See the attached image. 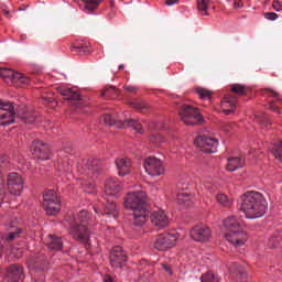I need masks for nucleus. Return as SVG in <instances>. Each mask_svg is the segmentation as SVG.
I'll return each mask as SVG.
<instances>
[{
    "mask_svg": "<svg viewBox=\"0 0 282 282\" xmlns=\"http://www.w3.org/2000/svg\"><path fill=\"white\" fill-rule=\"evenodd\" d=\"M216 200L218 202V204H220V206H224V208H230V206H232V202L228 199V196H226L225 194H217Z\"/></svg>",
    "mask_w": 282,
    "mask_h": 282,
    "instance_id": "nucleus-36",
    "label": "nucleus"
},
{
    "mask_svg": "<svg viewBox=\"0 0 282 282\" xmlns=\"http://www.w3.org/2000/svg\"><path fill=\"white\" fill-rule=\"evenodd\" d=\"M116 165L120 177H124L126 175H129V173H131L132 163L129 159H117Z\"/></svg>",
    "mask_w": 282,
    "mask_h": 282,
    "instance_id": "nucleus-23",
    "label": "nucleus"
},
{
    "mask_svg": "<svg viewBox=\"0 0 282 282\" xmlns=\"http://www.w3.org/2000/svg\"><path fill=\"white\" fill-rule=\"evenodd\" d=\"M4 14H7V17H10V11H4Z\"/></svg>",
    "mask_w": 282,
    "mask_h": 282,
    "instance_id": "nucleus-61",
    "label": "nucleus"
},
{
    "mask_svg": "<svg viewBox=\"0 0 282 282\" xmlns=\"http://www.w3.org/2000/svg\"><path fill=\"white\" fill-rule=\"evenodd\" d=\"M7 186L11 195H21L23 193V177L19 173L9 174Z\"/></svg>",
    "mask_w": 282,
    "mask_h": 282,
    "instance_id": "nucleus-13",
    "label": "nucleus"
},
{
    "mask_svg": "<svg viewBox=\"0 0 282 282\" xmlns=\"http://www.w3.org/2000/svg\"><path fill=\"white\" fill-rule=\"evenodd\" d=\"M272 8L276 12H281V10H282V0H274L273 3H272Z\"/></svg>",
    "mask_w": 282,
    "mask_h": 282,
    "instance_id": "nucleus-44",
    "label": "nucleus"
},
{
    "mask_svg": "<svg viewBox=\"0 0 282 282\" xmlns=\"http://www.w3.org/2000/svg\"><path fill=\"white\" fill-rule=\"evenodd\" d=\"M245 166H246V158L234 156L228 159L226 170L232 173L239 169H243Z\"/></svg>",
    "mask_w": 282,
    "mask_h": 282,
    "instance_id": "nucleus-22",
    "label": "nucleus"
},
{
    "mask_svg": "<svg viewBox=\"0 0 282 282\" xmlns=\"http://www.w3.org/2000/svg\"><path fill=\"white\" fill-rule=\"evenodd\" d=\"M268 91H271V93L273 94V97H274V98H276V96H279V93H274V91H272V90H270V89H268Z\"/></svg>",
    "mask_w": 282,
    "mask_h": 282,
    "instance_id": "nucleus-58",
    "label": "nucleus"
},
{
    "mask_svg": "<svg viewBox=\"0 0 282 282\" xmlns=\"http://www.w3.org/2000/svg\"><path fill=\"white\" fill-rule=\"evenodd\" d=\"M223 113H225V116H230V113H235V108H230V109H223Z\"/></svg>",
    "mask_w": 282,
    "mask_h": 282,
    "instance_id": "nucleus-49",
    "label": "nucleus"
},
{
    "mask_svg": "<svg viewBox=\"0 0 282 282\" xmlns=\"http://www.w3.org/2000/svg\"><path fill=\"white\" fill-rule=\"evenodd\" d=\"M47 265H50L47 258L41 253L30 258L29 260V268L34 272H45V270H47Z\"/></svg>",
    "mask_w": 282,
    "mask_h": 282,
    "instance_id": "nucleus-18",
    "label": "nucleus"
},
{
    "mask_svg": "<svg viewBox=\"0 0 282 282\" xmlns=\"http://www.w3.org/2000/svg\"><path fill=\"white\" fill-rule=\"evenodd\" d=\"M31 153L36 158V160H50L52 151L50 145L41 140H34L31 144Z\"/></svg>",
    "mask_w": 282,
    "mask_h": 282,
    "instance_id": "nucleus-9",
    "label": "nucleus"
},
{
    "mask_svg": "<svg viewBox=\"0 0 282 282\" xmlns=\"http://www.w3.org/2000/svg\"><path fill=\"white\" fill-rule=\"evenodd\" d=\"M6 169H10V158L8 155L0 154V171L3 173Z\"/></svg>",
    "mask_w": 282,
    "mask_h": 282,
    "instance_id": "nucleus-39",
    "label": "nucleus"
},
{
    "mask_svg": "<svg viewBox=\"0 0 282 282\" xmlns=\"http://www.w3.org/2000/svg\"><path fill=\"white\" fill-rule=\"evenodd\" d=\"M143 166L149 175L152 177H158L160 175H164V165H162V161L154 156L148 158Z\"/></svg>",
    "mask_w": 282,
    "mask_h": 282,
    "instance_id": "nucleus-11",
    "label": "nucleus"
},
{
    "mask_svg": "<svg viewBox=\"0 0 282 282\" xmlns=\"http://www.w3.org/2000/svg\"><path fill=\"white\" fill-rule=\"evenodd\" d=\"M68 223V232L73 237L75 241L79 243H88L91 231H89V227L84 224H78V220L74 218H67Z\"/></svg>",
    "mask_w": 282,
    "mask_h": 282,
    "instance_id": "nucleus-5",
    "label": "nucleus"
},
{
    "mask_svg": "<svg viewBox=\"0 0 282 282\" xmlns=\"http://www.w3.org/2000/svg\"><path fill=\"white\" fill-rule=\"evenodd\" d=\"M200 281L202 282H219V279L215 276V273L209 271L202 275Z\"/></svg>",
    "mask_w": 282,
    "mask_h": 282,
    "instance_id": "nucleus-40",
    "label": "nucleus"
},
{
    "mask_svg": "<svg viewBox=\"0 0 282 282\" xmlns=\"http://www.w3.org/2000/svg\"><path fill=\"white\" fill-rule=\"evenodd\" d=\"M196 94H198L202 100H210V98L213 97V93L206 88H197Z\"/></svg>",
    "mask_w": 282,
    "mask_h": 282,
    "instance_id": "nucleus-38",
    "label": "nucleus"
},
{
    "mask_svg": "<svg viewBox=\"0 0 282 282\" xmlns=\"http://www.w3.org/2000/svg\"><path fill=\"white\" fill-rule=\"evenodd\" d=\"M46 246L48 250H63V239L55 235H48Z\"/></svg>",
    "mask_w": 282,
    "mask_h": 282,
    "instance_id": "nucleus-26",
    "label": "nucleus"
},
{
    "mask_svg": "<svg viewBox=\"0 0 282 282\" xmlns=\"http://www.w3.org/2000/svg\"><path fill=\"white\" fill-rule=\"evenodd\" d=\"M147 204H149V196L147 192H131L124 198L123 206L128 208V210H132L133 224L134 226L142 227L147 224Z\"/></svg>",
    "mask_w": 282,
    "mask_h": 282,
    "instance_id": "nucleus-1",
    "label": "nucleus"
},
{
    "mask_svg": "<svg viewBox=\"0 0 282 282\" xmlns=\"http://www.w3.org/2000/svg\"><path fill=\"white\" fill-rule=\"evenodd\" d=\"M88 171L93 177H98V175H102L105 169L102 165L98 164V161L94 160L90 162V164H88Z\"/></svg>",
    "mask_w": 282,
    "mask_h": 282,
    "instance_id": "nucleus-28",
    "label": "nucleus"
},
{
    "mask_svg": "<svg viewBox=\"0 0 282 282\" xmlns=\"http://www.w3.org/2000/svg\"><path fill=\"white\" fill-rule=\"evenodd\" d=\"M272 111H276V113H281V109L276 106H271Z\"/></svg>",
    "mask_w": 282,
    "mask_h": 282,
    "instance_id": "nucleus-56",
    "label": "nucleus"
},
{
    "mask_svg": "<svg viewBox=\"0 0 282 282\" xmlns=\"http://www.w3.org/2000/svg\"><path fill=\"white\" fill-rule=\"evenodd\" d=\"M256 120H258L259 124H261L262 127H268V124H272V120H270V118H268V116L263 115L262 117H260L259 115L254 116Z\"/></svg>",
    "mask_w": 282,
    "mask_h": 282,
    "instance_id": "nucleus-42",
    "label": "nucleus"
},
{
    "mask_svg": "<svg viewBox=\"0 0 282 282\" xmlns=\"http://www.w3.org/2000/svg\"><path fill=\"white\" fill-rule=\"evenodd\" d=\"M104 215H109L110 217H118V206L113 200H107L104 208Z\"/></svg>",
    "mask_w": 282,
    "mask_h": 282,
    "instance_id": "nucleus-29",
    "label": "nucleus"
},
{
    "mask_svg": "<svg viewBox=\"0 0 282 282\" xmlns=\"http://www.w3.org/2000/svg\"><path fill=\"white\" fill-rule=\"evenodd\" d=\"M126 91H128L129 94L137 91L138 88L133 87V86H124Z\"/></svg>",
    "mask_w": 282,
    "mask_h": 282,
    "instance_id": "nucleus-51",
    "label": "nucleus"
},
{
    "mask_svg": "<svg viewBox=\"0 0 282 282\" xmlns=\"http://www.w3.org/2000/svg\"><path fill=\"white\" fill-rule=\"evenodd\" d=\"M197 10L203 17H208V4L210 0H196Z\"/></svg>",
    "mask_w": 282,
    "mask_h": 282,
    "instance_id": "nucleus-35",
    "label": "nucleus"
},
{
    "mask_svg": "<svg viewBox=\"0 0 282 282\" xmlns=\"http://www.w3.org/2000/svg\"><path fill=\"white\" fill-rule=\"evenodd\" d=\"M238 99L232 95H226L221 100L223 109H228V107L235 108L237 107Z\"/></svg>",
    "mask_w": 282,
    "mask_h": 282,
    "instance_id": "nucleus-31",
    "label": "nucleus"
},
{
    "mask_svg": "<svg viewBox=\"0 0 282 282\" xmlns=\"http://www.w3.org/2000/svg\"><path fill=\"white\" fill-rule=\"evenodd\" d=\"M120 95V91L115 86H107L105 90L101 93L102 98L116 99Z\"/></svg>",
    "mask_w": 282,
    "mask_h": 282,
    "instance_id": "nucleus-30",
    "label": "nucleus"
},
{
    "mask_svg": "<svg viewBox=\"0 0 282 282\" xmlns=\"http://www.w3.org/2000/svg\"><path fill=\"white\" fill-rule=\"evenodd\" d=\"M3 172L0 171V191H3V184H6V180L3 178Z\"/></svg>",
    "mask_w": 282,
    "mask_h": 282,
    "instance_id": "nucleus-50",
    "label": "nucleus"
},
{
    "mask_svg": "<svg viewBox=\"0 0 282 282\" xmlns=\"http://www.w3.org/2000/svg\"><path fill=\"white\" fill-rule=\"evenodd\" d=\"M276 246H279V240H276V238H271L270 248H276Z\"/></svg>",
    "mask_w": 282,
    "mask_h": 282,
    "instance_id": "nucleus-48",
    "label": "nucleus"
},
{
    "mask_svg": "<svg viewBox=\"0 0 282 282\" xmlns=\"http://www.w3.org/2000/svg\"><path fill=\"white\" fill-rule=\"evenodd\" d=\"M161 265H162L163 270H165V272H167L170 274V276L173 275V270H172L171 264L162 263Z\"/></svg>",
    "mask_w": 282,
    "mask_h": 282,
    "instance_id": "nucleus-46",
    "label": "nucleus"
},
{
    "mask_svg": "<svg viewBox=\"0 0 282 282\" xmlns=\"http://www.w3.org/2000/svg\"><path fill=\"white\" fill-rule=\"evenodd\" d=\"M131 107L133 109H137V111H140V113H149V105H147V102H144V101L132 102Z\"/></svg>",
    "mask_w": 282,
    "mask_h": 282,
    "instance_id": "nucleus-37",
    "label": "nucleus"
},
{
    "mask_svg": "<svg viewBox=\"0 0 282 282\" xmlns=\"http://www.w3.org/2000/svg\"><path fill=\"white\" fill-rule=\"evenodd\" d=\"M106 195L109 197H113V195H118L122 191V183L118 181L116 177H110L105 183Z\"/></svg>",
    "mask_w": 282,
    "mask_h": 282,
    "instance_id": "nucleus-21",
    "label": "nucleus"
},
{
    "mask_svg": "<svg viewBox=\"0 0 282 282\" xmlns=\"http://www.w3.org/2000/svg\"><path fill=\"white\" fill-rule=\"evenodd\" d=\"M150 221L155 228H166L169 226V216L162 210L150 215Z\"/></svg>",
    "mask_w": 282,
    "mask_h": 282,
    "instance_id": "nucleus-19",
    "label": "nucleus"
},
{
    "mask_svg": "<svg viewBox=\"0 0 282 282\" xmlns=\"http://www.w3.org/2000/svg\"><path fill=\"white\" fill-rule=\"evenodd\" d=\"M161 140H162V135H160V134L156 137L155 135L151 137V142H161Z\"/></svg>",
    "mask_w": 282,
    "mask_h": 282,
    "instance_id": "nucleus-52",
    "label": "nucleus"
},
{
    "mask_svg": "<svg viewBox=\"0 0 282 282\" xmlns=\"http://www.w3.org/2000/svg\"><path fill=\"white\" fill-rule=\"evenodd\" d=\"M175 241H177V238L175 237V235H171L166 232L161 234L154 240V248L160 252H164L170 248H173V246H175Z\"/></svg>",
    "mask_w": 282,
    "mask_h": 282,
    "instance_id": "nucleus-12",
    "label": "nucleus"
},
{
    "mask_svg": "<svg viewBox=\"0 0 282 282\" xmlns=\"http://www.w3.org/2000/svg\"><path fill=\"white\" fill-rule=\"evenodd\" d=\"M264 17L269 20V21H276V19H279V14L274 13V12H267L264 13Z\"/></svg>",
    "mask_w": 282,
    "mask_h": 282,
    "instance_id": "nucleus-45",
    "label": "nucleus"
},
{
    "mask_svg": "<svg viewBox=\"0 0 282 282\" xmlns=\"http://www.w3.org/2000/svg\"><path fill=\"white\" fill-rule=\"evenodd\" d=\"M42 206L50 217H54L61 213V208L63 205L61 204V198H58V194L54 189H47L43 194Z\"/></svg>",
    "mask_w": 282,
    "mask_h": 282,
    "instance_id": "nucleus-6",
    "label": "nucleus"
},
{
    "mask_svg": "<svg viewBox=\"0 0 282 282\" xmlns=\"http://www.w3.org/2000/svg\"><path fill=\"white\" fill-rule=\"evenodd\" d=\"M160 124H161V127H160ZM149 129H152L154 131H162V129H164V123H159L158 124L155 121H151L149 123Z\"/></svg>",
    "mask_w": 282,
    "mask_h": 282,
    "instance_id": "nucleus-43",
    "label": "nucleus"
},
{
    "mask_svg": "<svg viewBox=\"0 0 282 282\" xmlns=\"http://www.w3.org/2000/svg\"><path fill=\"white\" fill-rule=\"evenodd\" d=\"M0 76L4 80H11L12 83H20L21 85H30L31 79L21 73H17L10 68H0Z\"/></svg>",
    "mask_w": 282,
    "mask_h": 282,
    "instance_id": "nucleus-14",
    "label": "nucleus"
},
{
    "mask_svg": "<svg viewBox=\"0 0 282 282\" xmlns=\"http://www.w3.org/2000/svg\"><path fill=\"white\" fill-rule=\"evenodd\" d=\"M238 228H241V223L235 216L224 220V232H235Z\"/></svg>",
    "mask_w": 282,
    "mask_h": 282,
    "instance_id": "nucleus-25",
    "label": "nucleus"
},
{
    "mask_svg": "<svg viewBox=\"0 0 282 282\" xmlns=\"http://www.w3.org/2000/svg\"><path fill=\"white\" fill-rule=\"evenodd\" d=\"M270 151L272 155L275 158V160L282 162V140L278 139L273 141Z\"/></svg>",
    "mask_w": 282,
    "mask_h": 282,
    "instance_id": "nucleus-27",
    "label": "nucleus"
},
{
    "mask_svg": "<svg viewBox=\"0 0 282 282\" xmlns=\"http://www.w3.org/2000/svg\"><path fill=\"white\" fill-rule=\"evenodd\" d=\"M95 213H98V209H97V208H95Z\"/></svg>",
    "mask_w": 282,
    "mask_h": 282,
    "instance_id": "nucleus-63",
    "label": "nucleus"
},
{
    "mask_svg": "<svg viewBox=\"0 0 282 282\" xmlns=\"http://www.w3.org/2000/svg\"><path fill=\"white\" fill-rule=\"evenodd\" d=\"M68 219H75L78 224H83L84 226H94V223L89 217V212L85 209L80 210L77 215L69 216Z\"/></svg>",
    "mask_w": 282,
    "mask_h": 282,
    "instance_id": "nucleus-24",
    "label": "nucleus"
},
{
    "mask_svg": "<svg viewBox=\"0 0 282 282\" xmlns=\"http://www.w3.org/2000/svg\"><path fill=\"white\" fill-rule=\"evenodd\" d=\"M104 282H113V278H111V275H107V279H105Z\"/></svg>",
    "mask_w": 282,
    "mask_h": 282,
    "instance_id": "nucleus-57",
    "label": "nucleus"
},
{
    "mask_svg": "<svg viewBox=\"0 0 282 282\" xmlns=\"http://www.w3.org/2000/svg\"><path fill=\"white\" fill-rule=\"evenodd\" d=\"M1 252H3V247H0V257H1Z\"/></svg>",
    "mask_w": 282,
    "mask_h": 282,
    "instance_id": "nucleus-62",
    "label": "nucleus"
},
{
    "mask_svg": "<svg viewBox=\"0 0 282 282\" xmlns=\"http://www.w3.org/2000/svg\"><path fill=\"white\" fill-rule=\"evenodd\" d=\"M64 100H80V94L72 90V88H67L61 91Z\"/></svg>",
    "mask_w": 282,
    "mask_h": 282,
    "instance_id": "nucleus-32",
    "label": "nucleus"
},
{
    "mask_svg": "<svg viewBox=\"0 0 282 282\" xmlns=\"http://www.w3.org/2000/svg\"><path fill=\"white\" fill-rule=\"evenodd\" d=\"M213 235V231L206 225H196L191 230V237L194 241H208Z\"/></svg>",
    "mask_w": 282,
    "mask_h": 282,
    "instance_id": "nucleus-16",
    "label": "nucleus"
},
{
    "mask_svg": "<svg viewBox=\"0 0 282 282\" xmlns=\"http://www.w3.org/2000/svg\"><path fill=\"white\" fill-rule=\"evenodd\" d=\"M231 91L234 94H238V96H246V86L243 85H239V84H235L231 87Z\"/></svg>",
    "mask_w": 282,
    "mask_h": 282,
    "instance_id": "nucleus-41",
    "label": "nucleus"
},
{
    "mask_svg": "<svg viewBox=\"0 0 282 282\" xmlns=\"http://www.w3.org/2000/svg\"><path fill=\"white\" fill-rule=\"evenodd\" d=\"M192 199H193V196H191V194L183 192L177 194L176 202L177 204H181L183 206H191Z\"/></svg>",
    "mask_w": 282,
    "mask_h": 282,
    "instance_id": "nucleus-33",
    "label": "nucleus"
},
{
    "mask_svg": "<svg viewBox=\"0 0 282 282\" xmlns=\"http://www.w3.org/2000/svg\"><path fill=\"white\" fill-rule=\"evenodd\" d=\"M7 276L9 282L22 281V279L25 278V274L23 273V265L21 264L9 265Z\"/></svg>",
    "mask_w": 282,
    "mask_h": 282,
    "instance_id": "nucleus-20",
    "label": "nucleus"
},
{
    "mask_svg": "<svg viewBox=\"0 0 282 282\" xmlns=\"http://www.w3.org/2000/svg\"><path fill=\"white\" fill-rule=\"evenodd\" d=\"M109 261L112 268H123L124 263L129 261V257L122 247L116 246L110 250Z\"/></svg>",
    "mask_w": 282,
    "mask_h": 282,
    "instance_id": "nucleus-10",
    "label": "nucleus"
},
{
    "mask_svg": "<svg viewBox=\"0 0 282 282\" xmlns=\"http://www.w3.org/2000/svg\"><path fill=\"white\" fill-rule=\"evenodd\" d=\"M178 118L184 124L199 127L204 124V116L199 110L191 105L183 104L178 109Z\"/></svg>",
    "mask_w": 282,
    "mask_h": 282,
    "instance_id": "nucleus-4",
    "label": "nucleus"
},
{
    "mask_svg": "<svg viewBox=\"0 0 282 282\" xmlns=\"http://www.w3.org/2000/svg\"><path fill=\"white\" fill-rule=\"evenodd\" d=\"M17 119L22 120L24 124H34L36 122V117L26 112L25 106H20L15 113L12 104L0 100V124L8 127V124H14Z\"/></svg>",
    "mask_w": 282,
    "mask_h": 282,
    "instance_id": "nucleus-3",
    "label": "nucleus"
},
{
    "mask_svg": "<svg viewBox=\"0 0 282 282\" xmlns=\"http://www.w3.org/2000/svg\"><path fill=\"white\" fill-rule=\"evenodd\" d=\"M194 144H196V147H199L203 153H217V147H219V141L212 137L198 135L194 140Z\"/></svg>",
    "mask_w": 282,
    "mask_h": 282,
    "instance_id": "nucleus-8",
    "label": "nucleus"
},
{
    "mask_svg": "<svg viewBox=\"0 0 282 282\" xmlns=\"http://www.w3.org/2000/svg\"><path fill=\"white\" fill-rule=\"evenodd\" d=\"M47 102H54V98H47Z\"/></svg>",
    "mask_w": 282,
    "mask_h": 282,
    "instance_id": "nucleus-59",
    "label": "nucleus"
},
{
    "mask_svg": "<svg viewBox=\"0 0 282 282\" xmlns=\"http://www.w3.org/2000/svg\"><path fill=\"white\" fill-rule=\"evenodd\" d=\"M6 228L8 234L2 236V240L7 241L8 243H10V241H15V239H19L21 235H23V228H21L17 221L9 223Z\"/></svg>",
    "mask_w": 282,
    "mask_h": 282,
    "instance_id": "nucleus-17",
    "label": "nucleus"
},
{
    "mask_svg": "<svg viewBox=\"0 0 282 282\" xmlns=\"http://www.w3.org/2000/svg\"><path fill=\"white\" fill-rule=\"evenodd\" d=\"M234 8H243V2L241 0L235 1L234 2Z\"/></svg>",
    "mask_w": 282,
    "mask_h": 282,
    "instance_id": "nucleus-53",
    "label": "nucleus"
},
{
    "mask_svg": "<svg viewBox=\"0 0 282 282\" xmlns=\"http://www.w3.org/2000/svg\"><path fill=\"white\" fill-rule=\"evenodd\" d=\"M102 120L105 124H108V127H117V129H129L130 127L135 131L137 133H144V129L142 128V123L135 119H127L121 123H118L116 118L113 116L106 113L102 117Z\"/></svg>",
    "mask_w": 282,
    "mask_h": 282,
    "instance_id": "nucleus-7",
    "label": "nucleus"
},
{
    "mask_svg": "<svg viewBox=\"0 0 282 282\" xmlns=\"http://www.w3.org/2000/svg\"><path fill=\"white\" fill-rule=\"evenodd\" d=\"M84 3L85 10L88 12H94V10L98 9V6L101 4L102 0H80Z\"/></svg>",
    "mask_w": 282,
    "mask_h": 282,
    "instance_id": "nucleus-34",
    "label": "nucleus"
},
{
    "mask_svg": "<svg viewBox=\"0 0 282 282\" xmlns=\"http://www.w3.org/2000/svg\"><path fill=\"white\" fill-rule=\"evenodd\" d=\"M74 47H77V50H80L79 52H83L84 54H87V52L89 54V51L83 46H74Z\"/></svg>",
    "mask_w": 282,
    "mask_h": 282,
    "instance_id": "nucleus-55",
    "label": "nucleus"
},
{
    "mask_svg": "<svg viewBox=\"0 0 282 282\" xmlns=\"http://www.w3.org/2000/svg\"><path fill=\"white\" fill-rule=\"evenodd\" d=\"M180 0H165L166 6H175V3H178Z\"/></svg>",
    "mask_w": 282,
    "mask_h": 282,
    "instance_id": "nucleus-54",
    "label": "nucleus"
},
{
    "mask_svg": "<svg viewBox=\"0 0 282 282\" xmlns=\"http://www.w3.org/2000/svg\"><path fill=\"white\" fill-rule=\"evenodd\" d=\"M225 239L229 241L235 248H241V246H246V241H248V234L246 231H229L224 232Z\"/></svg>",
    "mask_w": 282,
    "mask_h": 282,
    "instance_id": "nucleus-15",
    "label": "nucleus"
},
{
    "mask_svg": "<svg viewBox=\"0 0 282 282\" xmlns=\"http://www.w3.org/2000/svg\"><path fill=\"white\" fill-rule=\"evenodd\" d=\"M240 210L245 213L247 219H259L265 215L268 202L259 192H247L242 195Z\"/></svg>",
    "mask_w": 282,
    "mask_h": 282,
    "instance_id": "nucleus-2",
    "label": "nucleus"
},
{
    "mask_svg": "<svg viewBox=\"0 0 282 282\" xmlns=\"http://www.w3.org/2000/svg\"><path fill=\"white\" fill-rule=\"evenodd\" d=\"M95 188H96V185L94 183H88L86 193H94Z\"/></svg>",
    "mask_w": 282,
    "mask_h": 282,
    "instance_id": "nucleus-47",
    "label": "nucleus"
},
{
    "mask_svg": "<svg viewBox=\"0 0 282 282\" xmlns=\"http://www.w3.org/2000/svg\"><path fill=\"white\" fill-rule=\"evenodd\" d=\"M20 11L25 10V6L23 4L22 7L19 8Z\"/></svg>",
    "mask_w": 282,
    "mask_h": 282,
    "instance_id": "nucleus-60",
    "label": "nucleus"
}]
</instances>
